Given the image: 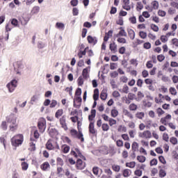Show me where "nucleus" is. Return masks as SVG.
<instances>
[{
    "mask_svg": "<svg viewBox=\"0 0 178 178\" xmlns=\"http://www.w3.org/2000/svg\"><path fill=\"white\" fill-rule=\"evenodd\" d=\"M152 5L153 6V9L156 10L159 8V2L158 1H154L152 2Z\"/></svg>",
    "mask_w": 178,
    "mask_h": 178,
    "instance_id": "obj_27",
    "label": "nucleus"
},
{
    "mask_svg": "<svg viewBox=\"0 0 178 178\" xmlns=\"http://www.w3.org/2000/svg\"><path fill=\"white\" fill-rule=\"evenodd\" d=\"M139 35H140V38H143V40H145V38H147V33H145L144 31H140Z\"/></svg>",
    "mask_w": 178,
    "mask_h": 178,
    "instance_id": "obj_48",
    "label": "nucleus"
},
{
    "mask_svg": "<svg viewBox=\"0 0 178 178\" xmlns=\"http://www.w3.org/2000/svg\"><path fill=\"white\" fill-rule=\"evenodd\" d=\"M100 98L102 99V101H106V98H108V93H106V91L102 90L100 94Z\"/></svg>",
    "mask_w": 178,
    "mask_h": 178,
    "instance_id": "obj_17",
    "label": "nucleus"
},
{
    "mask_svg": "<svg viewBox=\"0 0 178 178\" xmlns=\"http://www.w3.org/2000/svg\"><path fill=\"white\" fill-rule=\"evenodd\" d=\"M58 105V102L55 99L51 100L50 102V108H55Z\"/></svg>",
    "mask_w": 178,
    "mask_h": 178,
    "instance_id": "obj_47",
    "label": "nucleus"
},
{
    "mask_svg": "<svg viewBox=\"0 0 178 178\" xmlns=\"http://www.w3.org/2000/svg\"><path fill=\"white\" fill-rule=\"evenodd\" d=\"M118 42H120V44H126V38H118L117 40Z\"/></svg>",
    "mask_w": 178,
    "mask_h": 178,
    "instance_id": "obj_51",
    "label": "nucleus"
},
{
    "mask_svg": "<svg viewBox=\"0 0 178 178\" xmlns=\"http://www.w3.org/2000/svg\"><path fill=\"white\" fill-rule=\"evenodd\" d=\"M90 115H88V120L89 122H92L94 120V118H95L97 115V110L95 109H92L90 111Z\"/></svg>",
    "mask_w": 178,
    "mask_h": 178,
    "instance_id": "obj_11",
    "label": "nucleus"
},
{
    "mask_svg": "<svg viewBox=\"0 0 178 178\" xmlns=\"http://www.w3.org/2000/svg\"><path fill=\"white\" fill-rule=\"evenodd\" d=\"M13 27L12 25L9 24H6V33H9V31H11Z\"/></svg>",
    "mask_w": 178,
    "mask_h": 178,
    "instance_id": "obj_57",
    "label": "nucleus"
},
{
    "mask_svg": "<svg viewBox=\"0 0 178 178\" xmlns=\"http://www.w3.org/2000/svg\"><path fill=\"white\" fill-rule=\"evenodd\" d=\"M60 124H61L63 129L64 130H67V125L66 124V117L63 115L60 119Z\"/></svg>",
    "mask_w": 178,
    "mask_h": 178,
    "instance_id": "obj_10",
    "label": "nucleus"
},
{
    "mask_svg": "<svg viewBox=\"0 0 178 178\" xmlns=\"http://www.w3.org/2000/svg\"><path fill=\"white\" fill-rule=\"evenodd\" d=\"M57 165H60V166H63V160L62 158H57Z\"/></svg>",
    "mask_w": 178,
    "mask_h": 178,
    "instance_id": "obj_60",
    "label": "nucleus"
},
{
    "mask_svg": "<svg viewBox=\"0 0 178 178\" xmlns=\"http://www.w3.org/2000/svg\"><path fill=\"white\" fill-rule=\"evenodd\" d=\"M87 40L89 44H93V45H96L97 42H98V39L97 38V37L88 35Z\"/></svg>",
    "mask_w": 178,
    "mask_h": 178,
    "instance_id": "obj_9",
    "label": "nucleus"
},
{
    "mask_svg": "<svg viewBox=\"0 0 178 178\" xmlns=\"http://www.w3.org/2000/svg\"><path fill=\"white\" fill-rule=\"evenodd\" d=\"M77 81H78V86H83V84H84V79H83L82 76H80L78 78Z\"/></svg>",
    "mask_w": 178,
    "mask_h": 178,
    "instance_id": "obj_31",
    "label": "nucleus"
},
{
    "mask_svg": "<svg viewBox=\"0 0 178 178\" xmlns=\"http://www.w3.org/2000/svg\"><path fill=\"white\" fill-rule=\"evenodd\" d=\"M150 27H151L152 30H153V31H155L156 33H157V31H159V27H158V26H156L154 24H152L150 25Z\"/></svg>",
    "mask_w": 178,
    "mask_h": 178,
    "instance_id": "obj_32",
    "label": "nucleus"
},
{
    "mask_svg": "<svg viewBox=\"0 0 178 178\" xmlns=\"http://www.w3.org/2000/svg\"><path fill=\"white\" fill-rule=\"evenodd\" d=\"M74 107L78 109L81 106V102H83V99L80 96H77L74 99Z\"/></svg>",
    "mask_w": 178,
    "mask_h": 178,
    "instance_id": "obj_6",
    "label": "nucleus"
},
{
    "mask_svg": "<svg viewBox=\"0 0 178 178\" xmlns=\"http://www.w3.org/2000/svg\"><path fill=\"white\" fill-rule=\"evenodd\" d=\"M129 172H130V170L124 169L122 172V175L124 177H129V176H130Z\"/></svg>",
    "mask_w": 178,
    "mask_h": 178,
    "instance_id": "obj_34",
    "label": "nucleus"
},
{
    "mask_svg": "<svg viewBox=\"0 0 178 178\" xmlns=\"http://www.w3.org/2000/svg\"><path fill=\"white\" fill-rule=\"evenodd\" d=\"M125 166H127V168H131V169H133V168H136V161L126 163Z\"/></svg>",
    "mask_w": 178,
    "mask_h": 178,
    "instance_id": "obj_25",
    "label": "nucleus"
},
{
    "mask_svg": "<svg viewBox=\"0 0 178 178\" xmlns=\"http://www.w3.org/2000/svg\"><path fill=\"white\" fill-rule=\"evenodd\" d=\"M88 47H86L84 50H79V52L78 53V56L79 59H81L83 58V56H85L87 54V51H88Z\"/></svg>",
    "mask_w": 178,
    "mask_h": 178,
    "instance_id": "obj_13",
    "label": "nucleus"
},
{
    "mask_svg": "<svg viewBox=\"0 0 178 178\" xmlns=\"http://www.w3.org/2000/svg\"><path fill=\"white\" fill-rule=\"evenodd\" d=\"M88 129L89 133H90V134H92L93 136H97V131L95 130L94 122H90Z\"/></svg>",
    "mask_w": 178,
    "mask_h": 178,
    "instance_id": "obj_8",
    "label": "nucleus"
},
{
    "mask_svg": "<svg viewBox=\"0 0 178 178\" xmlns=\"http://www.w3.org/2000/svg\"><path fill=\"white\" fill-rule=\"evenodd\" d=\"M157 60H159V62H163V60H165V56L163 54L158 55Z\"/></svg>",
    "mask_w": 178,
    "mask_h": 178,
    "instance_id": "obj_49",
    "label": "nucleus"
},
{
    "mask_svg": "<svg viewBox=\"0 0 178 178\" xmlns=\"http://www.w3.org/2000/svg\"><path fill=\"white\" fill-rule=\"evenodd\" d=\"M73 16H79V8L74 7L72 8Z\"/></svg>",
    "mask_w": 178,
    "mask_h": 178,
    "instance_id": "obj_43",
    "label": "nucleus"
},
{
    "mask_svg": "<svg viewBox=\"0 0 178 178\" xmlns=\"http://www.w3.org/2000/svg\"><path fill=\"white\" fill-rule=\"evenodd\" d=\"M159 177L163 178L165 177V176H166V171H165V170L161 169L159 170Z\"/></svg>",
    "mask_w": 178,
    "mask_h": 178,
    "instance_id": "obj_33",
    "label": "nucleus"
},
{
    "mask_svg": "<svg viewBox=\"0 0 178 178\" xmlns=\"http://www.w3.org/2000/svg\"><path fill=\"white\" fill-rule=\"evenodd\" d=\"M62 115H63V109H58L55 114V117L57 119H59V118H60V116H62Z\"/></svg>",
    "mask_w": 178,
    "mask_h": 178,
    "instance_id": "obj_22",
    "label": "nucleus"
},
{
    "mask_svg": "<svg viewBox=\"0 0 178 178\" xmlns=\"http://www.w3.org/2000/svg\"><path fill=\"white\" fill-rule=\"evenodd\" d=\"M120 31H119V34L121 37H127V33L124 31V29L123 27L120 28Z\"/></svg>",
    "mask_w": 178,
    "mask_h": 178,
    "instance_id": "obj_23",
    "label": "nucleus"
},
{
    "mask_svg": "<svg viewBox=\"0 0 178 178\" xmlns=\"http://www.w3.org/2000/svg\"><path fill=\"white\" fill-rule=\"evenodd\" d=\"M40 168L42 169V170H47V169H48V168H49V163L48 162H44L41 165Z\"/></svg>",
    "mask_w": 178,
    "mask_h": 178,
    "instance_id": "obj_21",
    "label": "nucleus"
},
{
    "mask_svg": "<svg viewBox=\"0 0 178 178\" xmlns=\"http://www.w3.org/2000/svg\"><path fill=\"white\" fill-rule=\"evenodd\" d=\"M102 129L103 131H108V130H109V125L108 124H103L102 125Z\"/></svg>",
    "mask_w": 178,
    "mask_h": 178,
    "instance_id": "obj_44",
    "label": "nucleus"
},
{
    "mask_svg": "<svg viewBox=\"0 0 178 178\" xmlns=\"http://www.w3.org/2000/svg\"><path fill=\"white\" fill-rule=\"evenodd\" d=\"M118 115H119V111H118V110L113 109L111 111V116H112V118H116V116H118Z\"/></svg>",
    "mask_w": 178,
    "mask_h": 178,
    "instance_id": "obj_40",
    "label": "nucleus"
},
{
    "mask_svg": "<svg viewBox=\"0 0 178 178\" xmlns=\"http://www.w3.org/2000/svg\"><path fill=\"white\" fill-rule=\"evenodd\" d=\"M22 170H27V169H29V163H27L26 162H22Z\"/></svg>",
    "mask_w": 178,
    "mask_h": 178,
    "instance_id": "obj_38",
    "label": "nucleus"
},
{
    "mask_svg": "<svg viewBox=\"0 0 178 178\" xmlns=\"http://www.w3.org/2000/svg\"><path fill=\"white\" fill-rule=\"evenodd\" d=\"M70 134L72 136V137H75L78 140H81V143H83L84 137L83 135V132H81V131H79L78 132L77 130L73 129H71Z\"/></svg>",
    "mask_w": 178,
    "mask_h": 178,
    "instance_id": "obj_3",
    "label": "nucleus"
},
{
    "mask_svg": "<svg viewBox=\"0 0 178 178\" xmlns=\"http://www.w3.org/2000/svg\"><path fill=\"white\" fill-rule=\"evenodd\" d=\"M109 48L110 51L115 52L116 51V49H118V45L116 44V43H115V42H113V43L110 44Z\"/></svg>",
    "mask_w": 178,
    "mask_h": 178,
    "instance_id": "obj_19",
    "label": "nucleus"
},
{
    "mask_svg": "<svg viewBox=\"0 0 178 178\" xmlns=\"http://www.w3.org/2000/svg\"><path fill=\"white\" fill-rule=\"evenodd\" d=\"M92 172H93V175H95V176H98V173L99 172V168L93 167Z\"/></svg>",
    "mask_w": 178,
    "mask_h": 178,
    "instance_id": "obj_41",
    "label": "nucleus"
},
{
    "mask_svg": "<svg viewBox=\"0 0 178 178\" xmlns=\"http://www.w3.org/2000/svg\"><path fill=\"white\" fill-rule=\"evenodd\" d=\"M24 141V136L22 134H18L11 138V144L13 147H19L22 145Z\"/></svg>",
    "mask_w": 178,
    "mask_h": 178,
    "instance_id": "obj_2",
    "label": "nucleus"
},
{
    "mask_svg": "<svg viewBox=\"0 0 178 178\" xmlns=\"http://www.w3.org/2000/svg\"><path fill=\"white\" fill-rule=\"evenodd\" d=\"M11 24L14 26V27H17V26H19V21L16 18L12 19Z\"/></svg>",
    "mask_w": 178,
    "mask_h": 178,
    "instance_id": "obj_28",
    "label": "nucleus"
},
{
    "mask_svg": "<svg viewBox=\"0 0 178 178\" xmlns=\"http://www.w3.org/2000/svg\"><path fill=\"white\" fill-rule=\"evenodd\" d=\"M46 125L47 121L45 120V119H43L42 121H39L38 122V127L41 131H45V129L47 127Z\"/></svg>",
    "mask_w": 178,
    "mask_h": 178,
    "instance_id": "obj_7",
    "label": "nucleus"
},
{
    "mask_svg": "<svg viewBox=\"0 0 178 178\" xmlns=\"http://www.w3.org/2000/svg\"><path fill=\"white\" fill-rule=\"evenodd\" d=\"M170 92L172 95H177V90H176V88L171 87L170 88Z\"/></svg>",
    "mask_w": 178,
    "mask_h": 178,
    "instance_id": "obj_45",
    "label": "nucleus"
},
{
    "mask_svg": "<svg viewBox=\"0 0 178 178\" xmlns=\"http://www.w3.org/2000/svg\"><path fill=\"white\" fill-rule=\"evenodd\" d=\"M129 109L130 111H137V105H136L135 104H131L129 105Z\"/></svg>",
    "mask_w": 178,
    "mask_h": 178,
    "instance_id": "obj_55",
    "label": "nucleus"
},
{
    "mask_svg": "<svg viewBox=\"0 0 178 178\" xmlns=\"http://www.w3.org/2000/svg\"><path fill=\"white\" fill-rule=\"evenodd\" d=\"M158 15H159V16H161V17H165V16H166V12H165L164 10H159L158 11Z\"/></svg>",
    "mask_w": 178,
    "mask_h": 178,
    "instance_id": "obj_52",
    "label": "nucleus"
},
{
    "mask_svg": "<svg viewBox=\"0 0 178 178\" xmlns=\"http://www.w3.org/2000/svg\"><path fill=\"white\" fill-rule=\"evenodd\" d=\"M109 122V125L110 126H113V124H116V120L113 119V118H110L108 120Z\"/></svg>",
    "mask_w": 178,
    "mask_h": 178,
    "instance_id": "obj_61",
    "label": "nucleus"
},
{
    "mask_svg": "<svg viewBox=\"0 0 178 178\" xmlns=\"http://www.w3.org/2000/svg\"><path fill=\"white\" fill-rule=\"evenodd\" d=\"M62 151L64 154H67L69 151H70V147L68 146L67 145H64L61 147Z\"/></svg>",
    "mask_w": 178,
    "mask_h": 178,
    "instance_id": "obj_18",
    "label": "nucleus"
},
{
    "mask_svg": "<svg viewBox=\"0 0 178 178\" xmlns=\"http://www.w3.org/2000/svg\"><path fill=\"white\" fill-rule=\"evenodd\" d=\"M170 143H171V144H172L173 145H176V144H177L178 140L175 137H171L170 138Z\"/></svg>",
    "mask_w": 178,
    "mask_h": 178,
    "instance_id": "obj_36",
    "label": "nucleus"
},
{
    "mask_svg": "<svg viewBox=\"0 0 178 178\" xmlns=\"http://www.w3.org/2000/svg\"><path fill=\"white\" fill-rule=\"evenodd\" d=\"M132 151L136 152L137 149H138V143L136 142H134L131 145Z\"/></svg>",
    "mask_w": 178,
    "mask_h": 178,
    "instance_id": "obj_26",
    "label": "nucleus"
},
{
    "mask_svg": "<svg viewBox=\"0 0 178 178\" xmlns=\"http://www.w3.org/2000/svg\"><path fill=\"white\" fill-rule=\"evenodd\" d=\"M81 165H83V160H81V159H77L76 164V168L77 169H80V166H81Z\"/></svg>",
    "mask_w": 178,
    "mask_h": 178,
    "instance_id": "obj_35",
    "label": "nucleus"
},
{
    "mask_svg": "<svg viewBox=\"0 0 178 178\" xmlns=\"http://www.w3.org/2000/svg\"><path fill=\"white\" fill-rule=\"evenodd\" d=\"M158 165V159H153L150 161V166H156Z\"/></svg>",
    "mask_w": 178,
    "mask_h": 178,
    "instance_id": "obj_39",
    "label": "nucleus"
},
{
    "mask_svg": "<svg viewBox=\"0 0 178 178\" xmlns=\"http://www.w3.org/2000/svg\"><path fill=\"white\" fill-rule=\"evenodd\" d=\"M136 159L140 163H144V162H145V161L147 160V158H145V156H137Z\"/></svg>",
    "mask_w": 178,
    "mask_h": 178,
    "instance_id": "obj_20",
    "label": "nucleus"
},
{
    "mask_svg": "<svg viewBox=\"0 0 178 178\" xmlns=\"http://www.w3.org/2000/svg\"><path fill=\"white\" fill-rule=\"evenodd\" d=\"M172 82L176 84V83H178V76L176 75H174L172 78Z\"/></svg>",
    "mask_w": 178,
    "mask_h": 178,
    "instance_id": "obj_63",
    "label": "nucleus"
},
{
    "mask_svg": "<svg viewBox=\"0 0 178 178\" xmlns=\"http://www.w3.org/2000/svg\"><path fill=\"white\" fill-rule=\"evenodd\" d=\"M142 76H143V77H144V79H145V78L148 77V76H149V73H148L147 70H144L142 72Z\"/></svg>",
    "mask_w": 178,
    "mask_h": 178,
    "instance_id": "obj_58",
    "label": "nucleus"
},
{
    "mask_svg": "<svg viewBox=\"0 0 178 178\" xmlns=\"http://www.w3.org/2000/svg\"><path fill=\"white\" fill-rule=\"evenodd\" d=\"M39 99H40V95H34L31 98V102H30L31 105H34V102H38Z\"/></svg>",
    "mask_w": 178,
    "mask_h": 178,
    "instance_id": "obj_12",
    "label": "nucleus"
},
{
    "mask_svg": "<svg viewBox=\"0 0 178 178\" xmlns=\"http://www.w3.org/2000/svg\"><path fill=\"white\" fill-rule=\"evenodd\" d=\"M151 131H143V138H151Z\"/></svg>",
    "mask_w": 178,
    "mask_h": 178,
    "instance_id": "obj_24",
    "label": "nucleus"
},
{
    "mask_svg": "<svg viewBox=\"0 0 178 178\" xmlns=\"http://www.w3.org/2000/svg\"><path fill=\"white\" fill-rule=\"evenodd\" d=\"M160 40L163 42H168V36L166 35H161Z\"/></svg>",
    "mask_w": 178,
    "mask_h": 178,
    "instance_id": "obj_62",
    "label": "nucleus"
},
{
    "mask_svg": "<svg viewBox=\"0 0 178 178\" xmlns=\"http://www.w3.org/2000/svg\"><path fill=\"white\" fill-rule=\"evenodd\" d=\"M17 118H16V115L13 113H11L6 117V121L10 124H13L10 125L11 131H14L16 129V127H17Z\"/></svg>",
    "mask_w": 178,
    "mask_h": 178,
    "instance_id": "obj_1",
    "label": "nucleus"
},
{
    "mask_svg": "<svg viewBox=\"0 0 178 178\" xmlns=\"http://www.w3.org/2000/svg\"><path fill=\"white\" fill-rule=\"evenodd\" d=\"M129 22H130L132 24H136V23H137V19L136 18L135 16L131 17H129Z\"/></svg>",
    "mask_w": 178,
    "mask_h": 178,
    "instance_id": "obj_54",
    "label": "nucleus"
},
{
    "mask_svg": "<svg viewBox=\"0 0 178 178\" xmlns=\"http://www.w3.org/2000/svg\"><path fill=\"white\" fill-rule=\"evenodd\" d=\"M14 70L16 72L17 74H21L20 70L24 67L23 63L21 61L17 62L15 64L13 65Z\"/></svg>",
    "mask_w": 178,
    "mask_h": 178,
    "instance_id": "obj_5",
    "label": "nucleus"
},
{
    "mask_svg": "<svg viewBox=\"0 0 178 178\" xmlns=\"http://www.w3.org/2000/svg\"><path fill=\"white\" fill-rule=\"evenodd\" d=\"M56 29H65V24L62 22H56Z\"/></svg>",
    "mask_w": 178,
    "mask_h": 178,
    "instance_id": "obj_37",
    "label": "nucleus"
},
{
    "mask_svg": "<svg viewBox=\"0 0 178 178\" xmlns=\"http://www.w3.org/2000/svg\"><path fill=\"white\" fill-rule=\"evenodd\" d=\"M172 42L173 45H175V47H178V39L177 38H173L172 40Z\"/></svg>",
    "mask_w": 178,
    "mask_h": 178,
    "instance_id": "obj_64",
    "label": "nucleus"
},
{
    "mask_svg": "<svg viewBox=\"0 0 178 178\" xmlns=\"http://www.w3.org/2000/svg\"><path fill=\"white\" fill-rule=\"evenodd\" d=\"M128 35L131 40H134L136 38V32L133 29H128Z\"/></svg>",
    "mask_w": 178,
    "mask_h": 178,
    "instance_id": "obj_16",
    "label": "nucleus"
},
{
    "mask_svg": "<svg viewBox=\"0 0 178 178\" xmlns=\"http://www.w3.org/2000/svg\"><path fill=\"white\" fill-rule=\"evenodd\" d=\"M7 88L8 89L9 92H13L16 88L17 87V80L13 79L7 85Z\"/></svg>",
    "mask_w": 178,
    "mask_h": 178,
    "instance_id": "obj_4",
    "label": "nucleus"
},
{
    "mask_svg": "<svg viewBox=\"0 0 178 178\" xmlns=\"http://www.w3.org/2000/svg\"><path fill=\"white\" fill-rule=\"evenodd\" d=\"M46 147L47 149L51 151L54 148V145H52V143L49 142V140H48L47 143H46Z\"/></svg>",
    "mask_w": 178,
    "mask_h": 178,
    "instance_id": "obj_30",
    "label": "nucleus"
},
{
    "mask_svg": "<svg viewBox=\"0 0 178 178\" xmlns=\"http://www.w3.org/2000/svg\"><path fill=\"white\" fill-rule=\"evenodd\" d=\"M159 161L161 163H163V165H166V160H165V157H163V156H159Z\"/></svg>",
    "mask_w": 178,
    "mask_h": 178,
    "instance_id": "obj_42",
    "label": "nucleus"
},
{
    "mask_svg": "<svg viewBox=\"0 0 178 178\" xmlns=\"http://www.w3.org/2000/svg\"><path fill=\"white\" fill-rule=\"evenodd\" d=\"M90 66L88 67H86L82 71V76L83 79H88V68L90 69Z\"/></svg>",
    "mask_w": 178,
    "mask_h": 178,
    "instance_id": "obj_15",
    "label": "nucleus"
},
{
    "mask_svg": "<svg viewBox=\"0 0 178 178\" xmlns=\"http://www.w3.org/2000/svg\"><path fill=\"white\" fill-rule=\"evenodd\" d=\"M93 99L94 101H98L99 99V90L98 88L94 90Z\"/></svg>",
    "mask_w": 178,
    "mask_h": 178,
    "instance_id": "obj_14",
    "label": "nucleus"
},
{
    "mask_svg": "<svg viewBox=\"0 0 178 178\" xmlns=\"http://www.w3.org/2000/svg\"><path fill=\"white\" fill-rule=\"evenodd\" d=\"M1 127L3 130H8V125L6 124V121H3Z\"/></svg>",
    "mask_w": 178,
    "mask_h": 178,
    "instance_id": "obj_56",
    "label": "nucleus"
},
{
    "mask_svg": "<svg viewBox=\"0 0 178 178\" xmlns=\"http://www.w3.org/2000/svg\"><path fill=\"white\" fill-rule=\"evenodd\" d=\"M71 6L75 7L79 5V0H71L70 1Z\"/></svg>",
    "mask_w": 178,
    "mask_h": 178,
    "instance_id": "obj_50",
    "label": "nucleus"
},
{
    "mask_svg": "<svg viewBox=\"0 0 178 178\" xmlns=\"http://www.w3.org/2000/svg\"><path fill=\"white\" fill-rule=\"evenodd\" d=\"M163 140L166 143H169V135H168L166 133H164L163 134Z\"/></svg>",
    "mask_w": 178,
    "mask_h": 178,
    "instance_id": "obj_53",
    "label": "nucleus"
},
{
    "mask_svg": "<svg viewBox=\"0 0 178 178\" xmlns=\"http://www.w3.org/2000/svg\"><path fill=\"white\" fill-rule=\"evenodd\" d=\"M75 95L76 97H80L81 95V88H77L76 91H75Z\"/></svg>",
    "mask_w": 178,
    "mask_h": 178,
    "instance_id": "obj_59",
    "label": "nucleus"
},
{
    "mask_svg": "<svg viewBox=\"0 0 178 178\" xmlns=\"http://www.w3.org/2000/svg\"><path fill=\"white\" fill-rule=\"evenodd\" d=\"M143 48H145V49H150L151 43L149 42H145L143 44Z\"/></svg>",
    "mask_w": 178,
    "mask_h": 178,
    "instance_id": "obj_46",
    "label": "nucleus"
},
{
    "mask_svg": "<svg viewBox=\"0 0 178 178\" xmlns=\"http://www.w3.org/2000/svg\"><path fill=\"white\" fill-rule=\"evenodd\" d=\"M56 133H58V131L56 129H51L49 130V134L51 137H54V136L56 134Z\"/></svg>",
    "mask_w": 178,
    "mask_h": 178,
    "instance_id": "obj_29",
    "label": "nucleus"
}]
</instances>
